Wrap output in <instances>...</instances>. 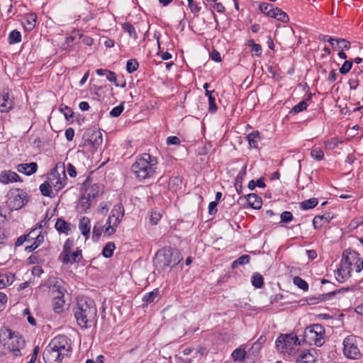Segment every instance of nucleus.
<instances>
[{
    "label": "nucleus",
    "mask_w": 363,
    "mask_h": 363,
    "mask_svg": "<svg viewBox=\"0 0 363 363\" xmlns=\"http://www.w3.org/2000/svg\"><path fill=\"white\" fill-rule=\"evenodd\" d=\"M103 226L104 228V233L105 235L108 236L113 235L116 232V229L118 227L114 225V221L113 222L112 225L107 224V223H106L104 225H103Z\"/></svg>",
    "instance_id": "49"
},
{
    "label": "nucleus",
    "mask_w": 363,
    "mask_h": 363,
    "mask_svg": "<svg viewBox=\"0 0 363 363\" xmlns=\"http://www.w3.org/2000/svg\"><path fill=\"white\" fill-rule=\"evenodd\" d=\"M55 228L60 233H66L67 235L71 230V224L67 223L65 220L58 218L55 223Z\"/></svg>",
    "instance_id": "28"
},
{
    "label": "nucleus",
    "mask_w": 363,
    "mask_h": 363,
    "mask_svg": "<svg viewBox=\"0 0 363 363\" xmlns=\"http://www.w3.org/2000/svg\"><path fill=\"white\" fill-rule=\"evenodd\" d=\"M101 191V186L98 184H94L86 189L84 194L89 199H94L98 196Z\"/></svg>",
    "instance_id": "27"
},
{
    "label": "nucleus",
    "mask_w": 363,
    "mask_h": 363,
    "mask_svg": "<svg viewBox=\"0 0 363 363\" xmlns=\"http://www.w3.org/2000/svg\"><path fill=\"white\" fill-rule=\"evenodd\" d=\"M352 67V62L350 60H346L342 67L340 68V72L342 74H347Z\"/></svg>",
    "instance_id": "52"
},
{
    "label": "nucleus",
    "mask_w": 363,
    "mask_h": 363,
    "mask_svg": "<svg viewBox=\"0 0 363 363\" xmlns=\"http://www.w3.org/2000/svg\"><path fill=\"white\" fill-rule=\"evenodd\" d=\"M106 79L111 82L114 83L115 86H119V83L117 82V77L116 74L110 70H108V72L106 74Z\"/></svg>",
    "instance_id": "57"
},
{
    "label": "nucleus",
    "mask_w": 363,
    "mask_h": 363,
    "mask_svg": "<svg viewBox=\"0 0 363 363\" xmlns=\"http://www.w3.org/2000/svg\"><path fill=\"white\" fill-rule=\"evenodd\" d=\"M273 6L271 4L263 2L259 4V9L262 13L267 16V12H269L270 9H272Z\"/></svg>",
    "instance_id": "56"
},
{
    "label": "nucleus",
    "mask_w": 363,
    "mask_h": 363,
    "mask_svg": "<svg viewBox=\"0 0 363 363\" xmlns=\"http://www.w3.org/2000/svg\"><path fill=\"white\" fill-rule=\"evenodd\" d=\"M36 16L33 13L28 14L26 16V21L28 25V29L31 30L35 27Z\"/></svg>",
    "instance_id": "54"
},
{
    "label": "nucleus",
    "mask_w": 363,
    "mask_h": 363,
    "mask_svg": "<svg viewBox=\"0 0 363 363\" xmlns=\"http://www.w3.org/2000/svg\"><path fill=\"white\" fill-rule=\"evenodd\" d=\"M302 340L294 333L281 334L276 340V347L283 354L294 356L296 354L297 347L301 345Z\"/></svg>",
    "instance_id": "5"
},
{
    "label": "nucleus",
    "mask_w": 363,
    "mask_h": 363,
    "mask_svg": "<svg viewBox=\"0 0 363 363\" xmlns=\"http://www.w3.org/2000/svg\"><path fill=\"white\" fill-rule=\"evenodd\" d=\"M249 145L252 147L257 148L258 140L260 139L259 133L257 130L253 131L247 136Z\"/></svg>",
    "instance_id": "31"
},
{
    "label": "nucleus",
    "mask_w": 363,
    "mask_h": 363,
    "mask_svg": "<svg viewBox=\"0 0 363 363\" xmlns=\"http://www.w3.org/2000/svg\"><path fill=\"white\" fill-rule=\"evenodd\" d=\"M139 67L138 61L135 59L129 60L126 64V71L128 73H133L136 71Z\"/></svg>",
    "instance_id": "45"
},
{
    "label": "nucleus",
    "mask_w": 363,
    "mask_h": 363,
    "mask_svg": "<svg viewBox=\"0 0 363 363\" xmlns=\"http://www.w3.org/2000/svg\"><path fill=\"white\" fill-rule=\"evenodd\" d=\"M262 347L259 345V343L254 342L252 347L248 350L249 355L252 354L256 356L261 350Z\"/></svg>",
    "instance_id": "58"
},
{
    "label": "nucleus",
    "mask_w": 363,
    "mask_h": 363,
    "mask_svg": "<svg viewBox=\"0 0 363 363\" xmlns=\"http://www.w3.org/2000/svg\"><path fill=\"white\" fill-rule=\"evenodd\" d=\"M180 139L177 136H169L167 138V145H179L180 143Z\"/></svg>",
    "instance_id": "63"
},
{
    "label": "nucleus",
    "mask_w": 363,
    "mask_h": 363,
    "mask_svg": "<svg viewBox=\"0 0 363 363\" xmlns=\"http://www.w3.org/2000/svg\"><path fill=\"white\" fill-rule=\"evenodd\" d=\"M280 223H289L294 219V216L290 211H284L280 215Z\"/></svg>",
    "instance_id": "48"
},
{
    "label": "nucleus",
    "mask_w": 363,
    "mask_h": 363,
    "mask_svg": "<svg viewBox=\"0 0 363 363\" xmlns=\"http://www.w3.org/2000/svg\"><path fill=\"white\" fill-rule=\"evenodd\" d=\"M13 101L10 96L9 90L4 89L0 94V111L1 112H9L12 109Z\"/></svg>",
    "instance_id": "13"
},
{
    "label": "nucleus",
    "mask_w": 363,
    "mask_h": 363,
    "mask_svg": "<svg viewBox=\"0 0 363 363\" xmlns=\"http://www.w3.org/2000/svg\"><path fill=\"white\" fill-rule=\"evenodd\" d=\"M308 107V103L306 100H303L298 104L294 106L290 111V113L296 114L306 109Z\"/></svg>",
    "instance_id": "40"
},
{
    "label": "nucleus",
    "mask_w": 363,
    "mask_h": 363,
    "mask_svg": "<svg viewBox=\"0 0 363 363\" xmlns=\"http://www.w3.org/2000/svg\"><path fill=\"white\" fill-rule=\"evenodd\" d=\"M246 345H242L231 353V357L235 362H241L247 357Z\"/></svg>",
    "instance_id": "24"
},
{
    "label": "nucleus",
    "mask_w": 363,
    "mask_h": 363,
    "mask_svg": "<svg viewBox=\"0 0 363 363\" xmlns=\"http://www.w3.org/2000/svg\"><path fill=\"white\" fill-rule=\"evenodd\" d=\"M79 228L82 234L87 239L91 230V220L88 217L84 216L79 220Z\"/></svg>",
    "instance_id": "23"
},
{
    "label": "nucleus",
    "mask_w": 363,
    "mask_h": 363,
    "mask_svg": "<svg viewBox=\"0 0 363 363\" xmlns=\"http://www.w3.org/2000/svg\"><path fill=\"white\" fill-rule=\"evenodd\" d=\"M250 260V257L248 255H243L235 259L231 265L232 269L236 268L238 265H245Z\"/></svg>",
    "instance_id": "35"
},
{
    "label": "nucleus",
    "mask_w": 363,
    "mask_h": 363,
    "mask_svg": "<svg viewBox=\"0 0 363 363\" xmlns=\"http://www.w3.org/2000/svg\"><path fill=\"white\" fill-rule=\"evenodd\" d=\"M311 155L313 158H314L318 161L322 160L324 157L323 151L320 148L312 149Z\"/></svg>",
    "instance_id": "50"
},
{
    "label": "nucleus",
    "mask_w": 363,
    "mask_h": 363,
    "mask_svg": "<svg viewBox=\"0 0 363 363\" xmlns=\"http://www.w3.org/2000/svg\"><path fill=\"white\" fill-rule=\"evenodd\" d=\"M91 199H89V197L84 194L81 199L79 208L82 209V211H86L91 206Z\"/></svg>",
    "instance_id": "44"
},
{
    "label": "nucleus",
    "mask_w": 363,
    "mask_h": 363,
    "mask_svg": "<svg viewBox=\"0 0 363 363\" xmlns=\"http://www.w3.org/2000/svg\"><path fill=\"white\" fill-rule=\"evenodd\" d=\"M275 11L277 12V20L281 21L282 23H287L289 21L288 15L281 9L275 7Z\"/></svg>",
    "instance_id": "46"
},
{
    "label": "nucleus",
    "mask_w": 363,
    "mask_h": 363,
    "mask_svg": "<svg viewBox=\"0 0 363 363\" xmlns=\"http://www.w3.org/2000/svg\"><path fill=\"white\" fill-rule=\"evenodd\" d=\"M182 257L180 252L174 248L164 247L160 250L155 255L154 264L159 270H165L177 265Z\"/></svg>",
    "instance_id": "4"
},
{
    "label": "nucleus",
    "mask_w": 363,
    "mask_h": 363,
    "mask_svg": "<svg viewBox=\"0 0 363 363\" xmlns=\"http://www.w3.org/2000/svg\"><path fill=\"white\" fill-rule=\"evenodd\" d=\"M71 340L65 335L55 337L43 351V359L46 363H61L65 357L72 352Z\"/></svg>",
    "instance_id": "2"
},
{
    "label": "nucleus",
    "mask_w": 363,
    "mask_h": 363,
    "mask_svg": "<svg viewBox=\"0 0 363 363\" xmlns=\"http://www.w3.org/2000/svg\"><path fill=\"white\" fill-rule=\"evenodd\" d=\"M8 40L10 44L19 43L21 40V34L17 30H13L9 33Z\"/></svg>",
    "instance_id": "36"
},
{
    "label": "nucleus",
    "mask_w": 363,
    "mask_h": 363,
    "mask_svg": "<svg viewBox=\"0 0 363 363\" xmlns=\"http://www.w3.org/2000/svg\"><path fill=\"white\" fill-rule=\"evenodd\" d=\"M157 159L148 153L142 154L131 167V170L139 180L152 177L156 172Z\"/></svg>",
    "instance_id": "3"
},
{
    "label": "nucleus",
    "mask_w": 363,
    "mask_h": 363,
    "mask_svg": "<svg viewBox=\"0 0 363 363\" xmlns=\"http://www.w3.org/2000/svg\"><path fill=\"white\" fill-rule=\"evenodd\" d=\"M209 111L213 113L216 111V99L213 96H209Z\"/></svg>",
    "instance_id": "61"
},
{
    "label": "nucleus",
    "mask_w": 363,
    "mask_h": 363,
    "mask_svg": "<svg viewBox=\"0 0 363 363\" xmlns=\"http://www.w3.org/2000/svg\"><path fill=\"white\" fill-rule=\"evenodd\" d=\"M18 333L13 332L9 328H2L0 331V342L6 347L7 345H11L13 342V336H16Z\"/></svg>",
    "instance_id": "19"
},
{
    "label": "nucleus",
    "mask_w": 363,
    "mask_h": 363,
    "mask_svg": "<svg viewBox=\"0 0 363 363\" xmlns=\"http://www.w3.org/2000/svg\"><path fill=\"white\" fill-rule=\"evenodd\" d=\"M72 311L77 325L82 328H89L96 324L97 308L94 301L90 298H79Z\"/></svg>",
    "instance_id": "1"
},
{
    "label": "nucleus",
    "mask_w": 363,
    "mask_h": 363,
    "mask_svg": "<svg viewBox=\"0 0 363 363\" xmlns=\"http://www.w3.org/2000/svg\"><path fill=\"white\" fill-rule=\"evenodd\" d=\"M297 363H313L315 362L314 356L306 351H302L296 357Z\"/></svg>",
    "instance_id": "26"
},
{
    "label": "nucleus",
    "mask_w": 363,
    "mask_h": 363,
    "mask_svg": "<svg viewBox=\"0 0 363 363\" xmlns=\"http://www.w3.org/2000/svg\"><path fill=\"white\" fill-rule=\"evenodd\" d=\"M336 45L339 46L342 50H348L350 48V42L343 38H337L336 40Z\"/></svg>",
    "instance_id": "51"
},
{
    "label": "nucleus",
    "mask_w": 363,
    "mask_h": 363,
    "mask_svg": "<svg viewBox=\"0 0 363 363\" xmlns=\"http://www.w3.org/2000/svg\"><path fill=\"white\" fill-rule=\"evenodd\" d=\"M125 214V210L121 203L116 204L111 211L110 216L113 218L114 225L118 226Z\"/></svg>",
    "instance_id": "16"
},
{
    "label": "nucleus",
    "mask_w": 363,
    "mask_h": 363,
    "mask_svg": "<svg viewBox=\"0 0 363 363\" xmlns=\"http://www.w3.org/2000/svg\"><path fill=\"white\" fill-rule=\"evenodd\" d=\"M35 240L32 245L26 247L25 250L28 252H31L38 248L40 244L44 242V236L39 233L35 238L33 237Z\"/></svg>",
    "instance_id": "30"
},
{
    "label": "nucleus",
    "mask_w": 363,
    "mask_h": 363,
    "mask_svg": "<svg viewBox=\"0 0 363 363\" xmlns=\"http://www.w3.org/2000/svg\"><path fill=\"white\" fill-rule=\"evenodd\" d=\"M256 186L260 187V188H264L266 186L264 179L260 178L257 179V181L255 180H250L248 183V188L250 190H253Z\"/></svg>",
    "instance_id": "47"
},
{
    "label": "nucleus",
    "mask_w": 363,
    "mask_h": 363,
    "mask_svg": "<svg viewBox=\"0 0 363 363\" xmlns=\"http://www.w3.org/2000/svg\"><path fill=\"white\" fill-rule=\"evenodd\" d=\"M252 284L256 288H261L264 284V279L259 273H255L252 277Z\"/></svg>",
    "instance_id": "42"
},
{
    "label": "nucleus",
    "mask_w": 363,
    "mask_h": 363,
    "mask_svg": "<svg viewBox=\"0 0 363 363\" xmlns=\"http://www.w3.org/2000/svg\"><path fill=\"white\" fill-rule=\"evenodd\" d=\"M20 180L19 176L11 170L3 171L0 174V182L7 184L10 182H16Z\"/></svg>",
    "instance_id": "18"
},
{
    "label": "nucleus",
    "mask_w": 363,
    "mask_h": 363,
    "mask_svg": "<svg viewBox=\"0 0 363 363\" xmlns=\"http://www.w3.org/2000/svg\"><path fill=\"white\" fill-rule=\"evenodd\" d=\"M362 74L363 71L361 69H359L357 72L354 71L352 73V75H354V77H352L348 81V84L350 86V89L354 90L357 88L359 82L358 77L359 75H362Z\"/></svg>",
    "instance_id": "29"
},
{
    "label": "nucleus",
    "mask_w": 363,
    "mask_h": 363,
    "mask_svg": "<svg viewBox=\"0 0 363 363\" xmlns=\"http://www.w3.org/2000/svg\"><path fill=\"white\" fill-rule=\"evenodd\" d=\"M293 282L296 286H297L299 289H302L303 291H306L308 290V283L300 277H295L294 278Z\"/></svg>",
    "instance_id": "41"
},
{
    "label": "nucleus",
    "mask_w": 363,
    "mask_h": 363,
    "mask_svg": "<svg viewBox=\"0 0 363 363\" xmlns=\"http://www.w3.org/2000/svg\"><path fill=\"white\" fill-rule=\"evenodd\" d=\"M64 291L65 289L63 288L58 286L57 290L55 291V295L53 298V310L57 313H60L64 311Z\"/></svg>",
    "instance_id": "14"
},
{
    "label": "nucleus",
    "mask_w": 363,
    "mask_h": 363,
    "mask_svg": "<svg viewBox=\"0 0 363 363\" xmlns=\"http://www.w3.org/2000/svg\"><path fill=\"white\" fill-rule=\"evenodd\" d=\"M187 1L188 6L192 13H197L199 12L200 7H199L198 5L194 3V0H187Z\"/></svg>",
    "instance_id": "60"
},
{
    "label": "nucleus",
    "mask_w": 363,
    "mask_h": 363,
    "mask_svg": "<svg viewBox=\"0 0 363 363\" xmlns=\"http://www.w3.org/2000/svg\"><path fill=\"white\" fill-rule=\"evenodd\" d=\"M123 102L120 105L114 107L110 112V116L112 117H118L119 116L124 109Z\"/></svg>",
    "instance_id": "53"
},
{
    "label": "nucleus",
    "mask_w": 363,
    "mask_h": 363,
    "mask_svg": "<svg viewBox=\"0 0 363 363\" xmlns=\"http://www.w3.org/2000/svg\"><path fill=\"white\" fill-rule=\"evenodd\" d=\"M104 226L101 223L98 222L96 223L93 228V239L94 240H98L101 235L102 232H104Z\"/></svg>",
    "instance_id": "37"
},
{
    "label": "nucleus",
    "mask_w": 363,
    "mask_h": 363,
    "mask_svg": "<svg viewBox=\"0 0 363 363\" xmlns=\"http://www.w3.org/2000/svg\"><path fill=\"white\" fill-rule=\"evenodd\" d=\"M123 29L125 32L128 33L130 37H131L134 39L138 38L136 30H135L134 26L131 23H128V22L125 23L123 25Z\"/></svg>",
    "instance_id": "43"
},
{
    "label": "nucleus",
    "mask_w": 363,
    "mask_h": 363,
    "mask_svg": "<svg viewBox=\"0 0 363 363\" xmlns=\"http://www.w3.org/2000/svg\"><path fill=\"white\" fill-rule=\"evenodd\" d=\"M60 111L63 113L67 120L72 118L73 111L69 107L65 106L64 107L60 108Z\"/></svg>",
    "instance_id": "55"
},
{
    "label": "nucleus",
    "mask_w": 363,
    "mask_h": 363,
    "mask_svg": "<svg viewBox=\"0 0 363 363\" xmlns=\"http://www.w3.org/2000/svg\"><path fill=\"white\" fill-rule=\"evenodd\" d=\"M343 353L347 358L351 359H358L361 357V352L357 347L356 336L350 335L344 339Z\"/></svg>",
    "instance_id": "11"
},
{
    "label": "nucleus",
    "mask_w": 363,
    "mask_h": 363,
    "mask_svg": "<svg viewBox=\"0 0 363 363\" xmlns=\"http://www.w3.org/2000/svg\"><path fill=\"white\" fill-rule=\"evenodd\" d=\"M250 207L254 209H259L262 205V198L256 194H249L245 196Z\"/></svg>",
    "instance_id": "20"
},
{
    "label": "nucleus",
    "mask_w": 363,
    "mask_h": 363,
    "mask_svg": "<svg viewBox=\"0 0 363 363\" xmlns=\"http://www.w3.org/2000/svg\"><path fill=\"white\" fill-rule=\"evenodd\" d=\"M40 191L42 195L45 196H49L51 198L55 196L52 192V187L48 182V181H45L43 184H40Z\"/></svg>",
    "instance_id": "33"
},
{
    "label": "nucleus",
    "mask_w": 363,
    "mask_h": 363,
    "mask_svg": "<svg viewBox=\"0 0 363 363\" xmlns=\"http://www.w3.org/2000/svg\"><path fill=\"white\" fill-rule=\"evenodd\" d=\"M218 203L216 201H212L208 205V213L210 215H214L217 212Z\"/></svg>",
    "instance_id": "64"
},
{
    "label": "nucleus",
    "mask_w": 363,
    "mask_h": 363,
    "mask_svg": "<svg viewBox=\"0 0 363 363\" xmlns=\"http://www.w3.org/2000/svg\"><path fill=\"white\" fill-rule=\"evenodd\" d=\"M67 172L71 177H75L77 176V171L72 164L68 163L67 165Z\"/></svg>",
    "instance_id": "62"
},
{
    "label": "nucleus",
    "mask_w": 363,
    "mask_h": 363,
    "mask_svg": "<svg viewBox=\"0 0 363 363\" xmlns=\"http://www.w3.org/2000/svg\"><path fill=\"white\" fill-rule=\"evenodd\" d=\"M325 328L320 324H313L307 327L303 335L302 341L310 345L321 347L325 342Z\"/></svg>",
    "instance_id": "6"
},
{
    "label": "nucleus",
    "mask_w": 363,
    "mask_h": 363,
    "mask_svg": "<svg viewBox=\"0 0 363 363\" xmlns=\"http://www.w3.org/2000/svg\"><path fill=\"white\" fill-rule=\"evenodd\" d=\"M13 342H10L11 345H7L5 347L9 350L14 356L19 357L22 355L21 351L24 349L25 341L23 337L18 334L16 336H13Z\"/></svg>",
    "instance_id": "12"
},
{
    "label": "nucleus",
    "mask_w": 363,
    "mask_h": 363,
    "mask_svg": "<svg viewBox=\"0 0 363 363\" xmlns=\"http://www.w3.org/2000/svg\"><path fill=\"white\" fill-rule=\"evenodd\" d=\"M14 274L6 270H0V289L11 285L14 281Z\"/></svg>",
    "instance_id": "22"
},
{
    "label": "nucleus",
    "mask_w": 363,
    "mask_h": 363,
    "mask_svg": "<svg viewBox=\"0 0 363 363\" xmlns=\"http://www.w3.org/2000/svg\"><path fill=\"white\" fill-rule=\"evenodd\" d=\"M333 218L330 213H325L322 216H315L313 219V226L315 229H320L323 225L328 223Z\"/></svg>",
    "instance_id": "17"
},
{
    "label": "nucleus",
    "mask_w": 363,
    "mask_h": 363,
    "mask_svg": "<svg viewBox=\"0 0 363 363\" xmlns=\"http://www.w3.org/2000/svg\"><path fill=\"white\" fill-rule=\"evenodd\" d=\"M115 244L112 242H108L103 249L102 254L104 257L109 258L112 257L115 250Z\"/></svg>",
    "instance_id": "34"
},
{
    "label": "nucleus",
    "mask_w": 363,
    "mask_h": 363,
    "mask_svg": "<svg viewBox=\"0 0 363 363\" xmlns=\"http://www.w3.org/2000/svg\"><path fill=\"white\" fill-rule=\"evenodd\" d=\"M345 289H341L339 290H335L329 293L323 294L319 295L318 296H310L306 299L308 304L313 305L318 303L321 301L329 300L332 297H333L335 294L340 293L341 291H344Z\"/></svg>",
    "instance_id": "15"
},
{
    "label": "nucleus",
    "mask_w": 363,
    "mask_h": 363,
    "mask_svg": "<svg viewBox=\"0 0 363 363\" xmlns=\"http://www.w3.org/2000/svg\"><path fill=\"white\" fill-rule=\"evenodd\" d=\"M355 270L357 272H360L363 269V259L359 257L357 253V257L355 259L354 264Z\"/></svg>",
    "instance_id": "59"
},
{
    "label": "nucleus",
    "mask_w": 363,
    "mask_h": 363,
    "mask_svg": "<svg viewBox=\"0 0 363 363\" xmlns=\"http://www.w3.org/2000/svg\"><path fill=\"white\" fill-rule=\"evenodd\" d=\"M35 230H33L28 234L20 236L16 242V246H21L24 242L28 241L30 239L33 240V235H35Z\"/></svg>",
    "instance_id": "39"
},
{
    "label": "nucleus",
    "mask_w": 363,
    "mask_h": 363,
    "mask_svg": "<svg viewBox=\"0 0 363 363\" xmlns=\"http://www.w3.org/2000/svg\"><path fill=\"white\" fill-rule=\"evenodd\" d=\"M74 245V240L67 239L64 245L62 251L58 257L59 260L64 264H72L75 262L79 263L82 259V250L78 249L72 252V248Z\"/></svg>",
    "instance_id": "8"
},
{
    "label": "nucleus",
    "mask_w": 363,
    "mask_h": 363,
    "mask_svg": "<svg viewBox=\"0 0 363 363\" xmlns=\"http://www.w3.org/2000/svg\"><path fill=\"white\" fill-rule=\"evenodd\" d=\"M38 169V164L35 162L22 163L17 166V170L20 173L26 175H31L34 174Z\"/></svg>",
    "instance_id": "21"
},
{
    "label": "nucleus",
    "mask_w": 363,
    "mask_h": 363,
    "mask_svg": "<svg viewBox=\"0 0 363 363\" xmlns=\"http://www.w3.org/2000/svg\"><path fill=\"white\" fill-rule=\"evenodd\" d=\"M357 257V253L354 251L346 250L343 252L340 267L337 270V277L336 279L338 281L343 282L350 277L352 266Z\"/></svg>",
    "instance_id": "7"
},
{
    "label": "nucleus",
    "mask_w": 363,
    "mask_h": 363,
    "mask_svg": "<svg viewBox=\"0 0 363 363\" xmlns=\"http://www.w3.org/2000/svg\"><path fill=\"white\" fill-rule=\"evenodd\" d=\"M246 174V165L245 164H241V169L235 179L234 186L238 194H240L242 189V181Z\"/></svg>",
    "instance_id": "25"
},
{
    "label": "nucleus",
    "mask_w": 363,
    "mask_h": 363,
    "mask_svg": "<svg viewBox=\"0 0 363 363\" xmlns=\"http://www.w3.org/2000/svg\"><path fill=\"white\" fill-rule=\"evenodd\" d=\"M159 296V291L158 289H155L154 291L147 293L144 295L143 297V301L147 303H152L155 299L158 297Z\"/></svg>",
    "instance_id": "38"
},
{
    "label": "nucleus",
    "mask_w": 363,
    "mask_h": 363,
    "mask_svg": "<svg viewBox=\"0 0 363 363\" xmlns=\"http://www.w3.org/2000/svg\"><path fill=\"white\" fill-rule=\"evenodd\" d=\"M66 179L65 164L59 162L49 174L47 181L55 191H59L64 188Z\"/></svg>",
    "instance_id": "10"
},
{
    "label": "nucleus",
    "mask_w": 363,
    "mask_h": 363,
    "mask_svg": "<svg viewBox=\"0 0 363 363\" xmlns=\"http://www.w3.org/2000/svg\"><path fill=\"white\" fill-rule=\"evenodd\" d=\"M318 203V199L311 198L302 201L300 203V207L303 210H309L315 208Z\"/></svg>",
    "instance_id": "32"
},
{
    "label": "nucleus",
    "mask_w": 363,
    "mask_h": 363,
    "mask_svg": "<svg viewBox=\"0 0 363 363\" xmlns=\"http://www.w3.org/2000/svg\"><path fill=\"white\" fill-rule=\"evenodd\" d=\"M6 204L11 211H16L23 208L28 201L27 193L20 189H12L6 195Z\"/></svg>",
    "instance_id": "9"
}]
</instances>
